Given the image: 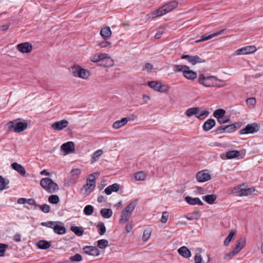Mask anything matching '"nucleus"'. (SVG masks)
I'll return each mask as SVG.
<instances>
[{
	"mask_svg": "<svg viewBox=\"0 0 263 263\" xmlns=\"http://www.w3.org/2000/svg\"><path fill=\"white\" fill-rule=\"evenodd\" d=\"M178 5V2L177 1L174 0L171 1L158 9L151 12L149 15H150L152 18L161 16L176 8Z\"/></svg>",
	"mask_w": 263,
	"mask_h": 263,
	"instance_id": "obj_1",
	"label": "nucleus"
},
{
	"mask_svg": "<svg viewBox=\"0 0 263 263\" xmlns=\"http://www.w3.org/2000/svg\"><path fill=\"white\" fill-rule=\"evenodd\" d=\"M91 60L93 62H100V65L103 67H111L114 65L113 60L106 53H96Z\"/></svg>",
	"mask_w": 263,
	"mask_h": 263,
	"instance_id": "obj_2",
	"label": "nucleus"
},
{
	"mask_svg": "<svg viewBox=\"0 0 263 263\" xmlns=\"http://www.w3.org/2000/svg\"><path fill=\"white\" fill-rule=\"evenodd\" d=\"M41 187L49 193H53L59 190V185L51 179L46 177L40 180Z\"/></svg>",
	"mask_w": 263,
	"mask_h": 263,
	"instance_id": "obj_3",
	"label": "nucleus"
},
{
	"mask_svg": "<svg viewBox=\"0 0 263 263\" xmlns=\"http://www.w3.org/2000/svg\"><path fill=\"white\" fill-rule=\"evenodd\" d=\"M219 80L215 76L205 77L203 74H200L198 77V82L205 87H217L219 86Z\"/></svg>",
	"mask_w": 263,
	"mask_h": 263,
	"instance_id": "obj_4",
	"label": "nucleus"
},
{
	"mask_svg": "<svg viewBox=\"0 0 263 263\" xmlns=\"http://www.w3.org/2000/svg\"><path fill=\"white\" fill-rule=\"evenodd\" d=\"M136 207V204L132 202L128 204L124 209L122 211L121 218L119 222L121 224L125 223L127 222L131 216L132 212L134 211Z\"/></svg>",
	"mask_w": 263,
	"mask_h": 263,
	"instance_id": "obj_5",
	"label": "nucleus"
},
{
	"mask_svg": "<svg viewBox=\"0 0 263 263\" xmlns=\"http://www.w3.org/2000/svg\"><path fill=\"white\" fill-rule=\"evenodd\" d=\"M256 50L257 48L255 46H248L236 50L234 53V55L252 54L256 52Z\"/></svg>",
	"mask_w": 263,
	"mask_h": 263,
	"instance_id": "obj_6",
	"label": "nucleus"
},
{
	"mask_svg": "<svg viewBox=\"0 0 263 263\" xmlns=\"http://www.w3.org/2000/svg\"><path fill=\"white\" fill-rule=\"evenodd\" d=\"M96 183V177L95 174H92L89 176L88 179L86 181V184L84 188L85 190L86 194H89L95 189Z\"/></svg>",
	"mask_w": 263,
	"mask_h": 263,
	"instance_id": "obj_7",
	"label": "nucleus"
},
{
	"mask_svg": "<svg viewBox=\"0 0 263 263\" xmlns=\"http://www.w3.org/2000/svg\"><path fill=\"white\" fill-rule=\"evenodd\" d=\"M196 179L199 182H204L211 179V176L207 170L198 172L196 176Z\"/></svg>",
	"mask_w": 263,
	"mask_h": 263,
	"instance_id": "obj_8",
	"label": "nucleus"
},
{
	"mask_svg": "<svg viewBox=\"0 0 263 263\" xmlns=\"http://www.w3.org/2000/svg\"><path fill=\"white\" fill-rule=\"evenodd\" d=\"M259 129L258 125L256 123L249 124L246 127L241 129L239 133L241 135L253 134Z\"/></svg>",
	"mask_w": 263,
	"mask_h": 263,
	"instance_id": "obj_9",
	"label": "nucleus"
},
{
	"mask_svg": "<svg viewBox=\"0 0 263 263\" xmlns=\"http://www.w3.org/2000/svg\"><path fill=\"white\" fill-rule=\"evenodd\" d=\"M82 250L83 253L88 255L98 256L100 255V251L95 246H87L83 247Z\"/></svg>",
	"mask_w": 263,
	"mask_h": 263,
	"instance_id": "obj_10",
	"label": "nucleus"
},
{
	"mask_svg": "<svg viewBox=\"0 0 263 263\" xmlns=\"http://www.w3.org/2000/svg\"><path fill=\"white\" fill-rule=\"evenodd\" d=\"M246 239L244 238H239L237 241L234 249L230 254H227V256H233L235 254L238 253L246 245Z\"/></svg>",
	"mask_w": 263,
	"mask_h": 263,
	"instance_id": "obj_11",
	"label": "nucleus"
},
{
	"mask_svg": "<svg viewBox=\"0 0 263 263\" xmlns=\"http://www.w3.org/2000/svg\"><path fill=\"white\" fill-rule=\"evenodd\" d=\"M181 59H186L189 63L192 65H195L197 64H200L205 62V60L198 55H184L182 57Z\"/></svg>",
	"mask_w": 263,
	"mask_h": 263,
	"instance_id": "obj_12",
	"label": "nucleus"
},
{
	"mask_svg": "<svg viewBox=\"0 0 263 263\" xmlns=\"http://www.w3.org/2000/svg\"><path fill=\"white\" fill-rule=\"evenodd\" d=\"M68 121L64 119L59 121L54 122L51 125V127L55 130H61L66 128L68 125Z\"/></svg>",
	"mask_w": 263,
	"mask_h": 263,
	"instance_id": "obj_13",
	"label": "nucleus"
},
{
	"mask_svg": "<svg viewBox=\"0 0 263 263\" xmlns=\"http://www.w3.org/2000/svg\"><path fill=\"white\" fill-rule=\"evenodd\" d=\"M61 148L66 155L74 151V145L72 142H68L62 144Z\"/></svg>",
	"mask_w": 263,
	"mask_h": 263,
	"instance_id": "obj_14",
	"label": "nucleus"
},
{
	"mask_svg": "<svg viewBox=\"0 0 263 263\" xmlns=\"http://www.w3.org/2000/svg\"><path fill=\"white\" fill-rule=\"evenodd\" d=\"M17 48L22 53H29L31 51L32 47L30 43L26 42L18 44Z\"/></svg>",
	"mask_w": 263,
	"mask_h": 263,
	"instance_id": "obj_15",
	"label": "nucleus"
},
{
	"mask_svg": "<svg viewBox=\"0 0 263 263\" xmlns=\"http://www.w3.org/2000/svg\"><path fill=\"white\" fill-rule=\"evenodd\" d=\"M74 68L77 70V76L83 79H87L89 76V72L84 69L80 68L78 66H74ZM73 72H76V71H74Z\"/></svg>",
	"mask_w": 263,
	"mask_h": 263,
	"instance_id": "obj_16",
	"label": "nucleus"
},
{
	"mask_svg": "<svg viewBox=\"0 0 263 263\" xmlns=\"http://www.w3.org/2000/svg\"><path fill=\"white\" fill-rule=\"evenodd\" d=\"M122 187V186L118 183H114L111 185L107 186L104 190L105 193L109 195H110L112 192H117L120 190Z\"/></svg>",
	"mask_w": 263,
	"mask_h": 263,
	"instance_id": "obj_17",
	"label": "nucleus"
},
{
	"mask_svg": "<svg viewBox=\"0 0 263 263\" xmlns=\"http://www.w3.org/2000/svg\"><path fill=\"white\" fill-rule=\"evenodd\" d=\"M224 31H225V29H222L220 31H218L215 33H212L208 36H203L201 37V39L196 41L195 42L196 43H200V42H204V41L209 40L213 37H216L218 35L221 34L222 33H223L224 32Z\"/></svg>",
	"mask_w": 263,
	"mask_h": 263,
	"instance_id": "obj_18",
	"label": "nucleus"
},
{
	"mask_svg": "<svg viewBox=\"0 0 263 263\" xmlns=\"http://www.w3.org/2000/svg\"><path fill=\"white\" fill-rule=\"evenodd\" d=\"M53 230L55 233L59 235L64 234L66 233V228L60 221H57Z\"/></svg>",
	"mask_w": 263,
	"mask_h": 263,
	"instance_id": "obj_19",
	"label": "nucleus"
},
{
	"mask_svg": "<svg viewBox=\"0 0 263 263\" xmlns=\"http://www.w3.org/2000/svg\"><path fill=\"white\" fill-rule=\"evenodd\" d=\"M185 201L190 205H202L203 202L200 200L199 198H192L190 196H186L185 198Z\"/></svg>",
	"mask_w": 263,
	"mask_h": 263,
	"instance_id": "obj_20",
	"label": "nucleus"
},
{
	"mask_svg": "<svg viewBox=\"0 0 263 263\" xmlns=\"http://www.w3.org/2000/svg\"><path fill=\"white\" fill-rule=\"evenodd\" d=\"M100 34L104 40H107L111 36L112 32L110 28L106 26L101 30Z\"/></svg>",
	"mask_w": 263,
	"mask_h": 263,
	"instance_id": "obj_21",
	"label": "nucleus"
},
{
	"mask_svg": "<svg viewBox=\"0 0 263 263\" xmlns=\"http://www.w3.org/2000/svg\"><path fill=\"white\" fill-rule=\"evenodd\" d=\"M183 75L189 80H194L197 77L196 72L191 70L189 66L188 69H186L184 71Z\"/></svg>",
	"mask_w": 263,
	"mask_h": 263,
	"instance_id": "obj_22",
	"label": "nucleus"
},
{
	"mask_svg": "<svg viewBox=\"0 0 263 263\" xmlns=\"http://www.w3.org/2000/svg\"><path fill=\"white\" fill-rule=\"evenodd\" d=\"M148 84L149 87L153 88L154 90L156 91L160 92L164 91V90L162 89L163 85L160 82H158L156 81H151L148 82Z\"/></svg>",
	"mask_w": 263,
	"mask_h": 263,
	"instance_id": "obj_23",
	"label": "nucleus"
},
{
	"mask_svg": "<svg viewBox=\"0 0 263 263\" xmlns=\"http://www.w3.org/2000/svg\"><path fill=\"white\" fill-rule=\"evenodd\" d=\"M215 125V121L213 119H209L205 122L203 125V129L205 131L211 129Z\"/></svg>",
	"mask_w": 263,
	"mask_h": 263,
	"instance_id": "obj_24",
	"label": "nucleus"
},
{
	"mask_svg": "<svg viewBox=\"0 0 263 263\" xmlns=\"http://www.w3.org/2000/svg\"><path fill=\"white\" fill-rule=\"evenodd\" d=\"M36 246L40 249L46 250L50 247L51 244L47 240H42L36 243Z\"/></svg>",
	"mask_w": 263,
	"mask_h": 263,
	"instance_id": "obj_25",
	"label": "nucleus"
},
{
	"mask_svg": "<svg viewBox=\"0 0 263 263\" xmlns=\"http://www.w3.org/2000/svg\"><path fill=\"white\" fill-rule=\"evenodd\" d=\"M178 253L184 257L188 258L191 256L190 251L186 247H182L178 250Z\"/></svg>",
	"mask_w": 263,
	"mask_h": 263,
	"instance_id": "obj_26",
	"label": "nucleus"
},
{
	"mask_svg": "<svg viewBox=\"0 0 263 263\" xmlns=\"http://www.w3.org/2000/svg\"><path fill=\"white\" fill-rule=\"evenodd\" d=\"M127 119L126 118H123L120 120L116 121L113 124V127L115 129H118L121 127L125 125L127 123Z\"/></svg>",
	"mask_w": 263,
	"mask_h": 263,
	"instance_id": "obj_27",
	"label": "nucleus"
},
{
	"mask_svg": "<svg viewBox=\"0 0 263 263\" xmlns=\"http://www.w3.org/2000/svg\"><path fill=\"white\" fill-rule=\"evenodd\" d=\"M70 230L78 236H82L84 233V229L82 227L72 226Z\"/></svg>",
	"mask_w": 263,
	"mask_h": 263,
	"instance_id": "obj_28",
	"label": "nucleus"
},
{
	"mask_svg": "<svg viewBox=\"0 0 263 263\" xmlns=\"http://www.w3.org/2000/svg\"><path fill=\"white\" fill-rule=\"evenodd\" d=\"M246 185L245 184H242L237 186H235L232 190V192L233 193L237 194L239 196H242L241 195V193L243 192Z\"/></svg>",
	"mask_w": 263,
	"mask_h": 263,
	"instance_id": "obj_29",
	"label": "nucleus"
},
{
	"mask_svg": "<svg viewBox=\"0 0 263 263\" xmlns=\"http://www.w3.org/2000/svg\"><path fill=\"white\" fill-rule=\"evenodd\" d=\"M17 203L22 204H28L29 205H33L35 204V201L33 199H26L25 198H21L17 200Z\"/></svg>",
	"mask_w": 263,
	"mask_h": 263,
	"instance_id": "obj_30",
	"label": "nucleus"
},
{
	"mask_svg": "<svg viewBox=\"0 0 263 263\" xmlns=\"http://www.w3.org/2000/svg\"><path fill=\"white\" fill-rule=\"evenodd\" d=\"M240 155V152L239 151H237V150H233V151H228L227 153H226V157L228 158V159H233V158H237V157H238Z\"/></svg>",
	"mask_w": 263,
	"mask_h": 263,
	"instance_id": "obj_31",
	"label": "nucleus"
},
{
	"mask_svg": "<svg viewBox=\"0 0 263 263\" xmlns=\"http://www.w3.org/2000/svg\"><path fill=\"white\" fill-rule=\"evenodd\" d=\"M134 177L137 181H143L146 178V174L143 171H140L136 173Z\"/></svg>",
	"mask_w": 263,
	"mask_h": 263,
	"instance_id": "obj_32",
	"label": "nucleus"
},
{
	"mask_svg": "<svg viewBox=\"0 0 263 263\" xmlns=\"http://www.w3.org/2000/svg\"><path fill=\"white\" fill-rule=\"evenodd\" d=\"M100 213L104 218H109L112 215V212L109 209H103L101 210Z\"/></svg>",
	"mask_w": 263,
	"mask_h": 263,
	"instance_id": "obj_33",
	"label": "nucleus"
},
{
	"mask_svg": "<svg viewBox=\"0 0 263 263\" xmlns=\"http://www.w3.org/2000/svg\"><path fill=\"white\" fill-rule=\"evenodd\" d=\"M7 129L9 131L16 132V123L14 120L13 121H10L6 125Z\"/></svg>",
	"mask_w": 263,
	"mask_h": 263,
	"instance_id": "obj_34",
	"label": "nucleus"
},
{
	"mask_svg": "<svg viewBox=\"0 0 263 263\" xmlns=\"http://www.w3.org/2000/svg\"><path fill=\"white\" fill-rule=\"evenodd\" d=\"M217 197L214 194L207 195L204 196L203 199L209 204H212L216 200Z\"/></svg>",
	"mask_w": 263,
	"mask_h": 263,
	"instance_id": "obj_35",
	"label": "nucleus"
},
{
	"mask_svg": "<svg viewBox=\"0 0 263 263\" xmlns=\"http://www.w3.org/2000/svg\"><path fill=\"white\" fill-rule=\"evenodd\" d=\"M108 246V241L106 239H100L97 242V246L101 249H104Z\"/></svg>",
	"mask_w": 263,
	"mask_h": 263,
	"instance_id": "obj_36",
	"label": "nucleus"
},
{
	"mask_svg": "<svg viewBox=\"0 0 263 263\" xmlns=\"http://www.w3.org/2000/svg\"><path fill=\"white\" fill-rule=\"evenodd\" d=\"M226 114V110L222 109H218L215 111L213 116L217 119L222 118Z\"/></svg>",
	"mask_w": 263,
	"mask_h": 263,
	"instance_id": "obj_37",
	"label": "nucleus"
},
{
	"mask_svg": "<svg viewBox=\"0 0 263 263\" xmlns=\"http://www.w3.org/2000/svg\"><path fill=\"white\" fill-rule=\"evenodd\" d=\"M236 234V231H231L228 235V236L225 239L224 241V245L227 246H228L231 241L232 240L233 237L234 236V235Z\"/></svg>",
	"mask_w": 263,
	"mask_h": 263,
	"instance_id": "obj_38",
	"label": "nucleus"
},
{
	"mask_svg": "<svg viewBox=\"0 0 263 263\" xmlns=\"http://www.w3.org/2000/svg\"><path fill=\"white\" fill-rule=\"evenodd\" d=\"M81 170L79 168H75L72 170L70 173V176L72 178V179L74 180L78 178V176L81 174Z\"/></svg>",
	"mask_w": 263,
	"mask_h": 263,
	"instance_id": "obj_39",
	"label": "nucleus"
},
{
	"mask_svg": "<svg viewBox=\"0 0 263 263\" xmlns=\"http://www.w3.org/2000/svg\"><path fill=\"white\" fill-rule=\"evenodd\" d=\"M98 229V233L100 235H103L106 232V229L104 224L102 222H99L97 226Z\"/></svg>",
	"mask_w": 263,
	"mask_h": 263,
	"instance_id": "obj_40",
	"label": "nucleus"
},
{
	"mask_svg": "<svg viewBox=\"0 0 263 263\" xmlns=\"http://www.w3.org/2000/svg\"><path fill=\"white\" fill-rule=\"evenodd\" d=\"M28 124L25 122H17V132H21L27 129Z\"/></svg>",
	"mask_w": 263,
	"mask_h": 263,
	"instance_id": "obj_41",
	"label": "nucleus"
},
{
	"mask_svg": "<svg viewBox=\"0 0 263 263\" xmlns=\"http://www.w3.org/2000/svg\"><path fill=\"white\" fill-rule=\"evenodd\" d=\"M60 201L59 197L57 195H51L48 197V202L52 204H57Z\"/></svg>",
	"mask_w": 263,
	"mask_h": 263,
	"instance_id": "obj_42",
	"label": "nucleus"
},
{
	"mask_svg": "<svg viewBox=\"0 0 263 263\" xmlns=\"http://www.w3.org/2000/svg\"><path fill=\"white\" fill-rule=\"evenodd\" d=\"M186 69H188V66L186 65H176L174 66V70L175 72L181 71L183 73Z\"/></svg>",
	"mask_w": 263,
	"mask_h": 263,
	"instance_id": "obj_43",
	"label": "nucleus"
},
{
	"mask_svg": "<svg viewBox=\"0 0 263 263\" xmlns=\"http://www.w3.org/2000/svg\"><path fill=\"white\" fill-rule=\"evenodd\" d=\"M9 181L0 175V190L5 189Z\"/></svg>",
	"mask_w": 263,
	"mask_h": 263,
	"instance_id": "obj_44",
	"label": "nucleus"
},
{
	"mask_svg": "<svg viewBox=\"0 0 263 263\" xmlns=\"http://www.w3.org/2000/svg\"><path fill=\"white\" fill-rule=\"evenodd\" d=\"M93 211V207L91 205H87L84 209V213L86 215H92Z\"/></svg>",
	"mask_w": 263,
	"mask_h": 263,
	"instance_id": "obj_45",
	"label": "nucleus"
},
{
	"mask_svg": "<svg viewBox=\"0 0 263 263\" xmlns=\"http://www.w3.org/2000/svg\"><path fill=\"white\" fill-rule=\"evenodd\" d=\"M69 260L71 262H80L82 260V257L80 254H76L74 255L69 257Z\"/></svg>",
	"mask_w": 263,
	"mask_h": 263,
	"instance_id": "obj_46",
	"label": "nucleus"
},
{
	"mask_svg": "<svg viewBox=\"0 0 263 263\" xmlns=\"http://www.w3.org/2000/svg\"><path fill=\"white\" fill-rule=\"evenodd\" d=\"M198 109L197 107L191 108L187 109L186 111V115L187 117H191L196 115L198 112Z\"/></svg>",
	"mask_w": 263,
	"mask_h": 263,
	"instance_id": "obj_47",
	"label": "nucleus"
},
{
	"mask_svg": "<svg viewBox=\"0 0 263 263\" xmlns=\"http://www.w3.org/2000/svg\"><path fill=\"white\" fill-rule=\"evenodd\" d=\"M246 103L250 108H253L255 106L256 101L255 98H250L247 99Z\"/></svg>",
	"mask_w": 263,
	"mask_h": 263,
	"instance_id": "obj_48",
	"label": "nucleus"
},
{
	"mask_svg": "<svg viewBox=\"0 0 263 263\" xmlns=\"http://www.w3.org/2000/svg\"><path fill=\"white\" fill-rule=\"evenodd\" d=\"M151 236V230L149 229L145 230L143 232L142 239L145 241H147L150 238Z\"/></svg>",
	"mask_w": 263,
	"mask_h": 263,
	"instance_id": "obj_49",
	"label": "nucleus"
},
{
	"mask_svg": "<svg viewBox=\"0 0 263 263\" xmlns=\"http://www.w3.org/2000/svg\"><path fill=\"white\" fill-rule=\"evenodd\" d=\"M255 191V188L254 187H250L248 189L245 188V190L243 191V192L241 193V195L243 196H248L251 195Z\"/></svg>",
	"mask_w": 263,
	"mask_h": 263,
	"instance_id": "obj_50",
	"label": "nucleus"
},
{
	"mask_svg": "<svg viewBox=\"0 0 263 263\" xmlns=\"http://www.w3.org/2000/svg\"><path fill=\"white\" fill-rule=\"evenodd\" d=\"M237 124H232L229 125H227L225 126V128L227 129L226 132L231 133L234 132L236 129V125Z\"/></svg>",
	"mask_w": 263,
	"mask_h": 263,
	"instance_id": "obj_51",
	"label": "nucleus"
},
{
	"mask_svg": "<svg viewBox=\"0 0 263 263\" xmlns=\"http://www.w3.org/2000/svg\"><path fill=\"white\" fill-rule=\"evenodd\" d=\"M103 154V151L101 149L97 151L92 156V163L96 161L97 158Z\"/></svg>",
	"mask_w": 263,
	"mask_h": 263,
	"instance_id": "obj_52",
	"label": "nucleus"
},
{
	"mask_svg": "<svg viewBox=\"0 0 263 263\" xmlns=\"http://www.w3.org/2000/svg\"><path fill=\"white\" fill-rule=\"evenodd\" d=\"M56 222L57 221H47L46 222H42V226L54 229Z\"/></svg>",
	"mask_w": 263,
	"mask_h": 263,
	"instance_id": "obj_53",
	"label": "nucleus"
},
{
	"mask_svg": "<svg viewBox=\"0 0 263 263\" xmlns=\"http://www.w3.org/2000/svg\"><path fill=\"white\" fill-rule=\"evenodd\" d=\"M169 217V213L167 212H163L162 213V216L161 218V221L163 223H165Z\"/></svg>",
	"mask_w": 263,
	"mask_h": 263,
	"instance_id": "obj_54",
	"label": "nucleus"
},
{
	"mask_svg": "<svg viewBox=\"0 0 263 263\" xmlns=\"http://www.w3.org/2000/svg\"><path fill=\"white\" fill-rule=\"evenodd\" d=\"M8 248V246L5 244L0 243V257L3 256L5 251Z\"/></svg>",
	"mask_w": 263,
	"mask_h": 263,
	"instance_id": "obj_55",
	"label": "nucleus"
},
{
	"mask_svg": "<svg viewBox=\"0 0 263 263\" xmlns=\"http://www.w3.org/2000/svg\"><path fill=\"white\" fill-rule=\"evenodd\" d=\"M17 173H18L22 176H25L26 174L25 168L18 164H17Z\"/></svg>",
	"mask_w": 263,
	"mask_h": 263,
	"instance_id": "obj_56",
	"label": "nucleus"
},
{
	"mask_svg": "<svg viewBox=\"0 0 263 263\" xmlns=\"http://www.w3.org/2000/svg\"><path fill=\"white\" fill-rule=\"evenodd\" d=\"M40 209L44 213H47L50 212V208L48 204H43L41 206Z\"/></svg>",
	"mask_w": 263,
	"mask_h": 263,
	"instance_id": "obj_57",
	"label": "nucleus"
},
{
	"mask_svg": "<svg viewBox=\"0 0 263 263\" xmlns=\"http://www.w3.org/2000/svg\"><path fill=\"white\" fill-rule=\"evenodd\" d=\"M217 120L218 122L220 124H224L229 121V119L225 117L224 116H223L222 118L218 119Z\"/></svg>",
	"mask_w": 263,
	"mask_h": 263,
	"instance_id": "obj_58",
	"label": "nucleus"
},
{
	"mask_svg": "<svg viewBox=\"0 0 263 263\" xmlns=\"http://www.w3.org/2000/svg\"><path fill=\"white\" fill-rule=\"evenodd\" d=\"M111 44V42L108 41H105L104 42H102L99 44V46L101 48H105L107 46H110Z\"/></svg>",
	"mask_w": 263,
	"mask_h": 263,
	"instance_id": "obj_59",
	"label": "nucleus"
},
{
	"mask_svg": "<svg viewBox=\"0 0 263 263\" xmlns=\"http://www.w3.org/2000/svg\"><path fill=\"white\" fill-rule=\"evenodd\" d=\"M209 115V111L207 110H205L203 112H202L201 114H200L198 116V118L199 119H202L204 117H206Z\"/></svg>",
	"mask_w": 263,
	"mask_h": 263,
	"instance_id": "obj_60",
	"label": "nucleus"
},
{
	"mask_svg": "<svg viewBox=\"0 0 263 263\" xmlns=\"http://www.w3.org/2000/svg\"><path fill=\"white\" fill-rule=\"evenodd\" d=\"M153 69V65L150 63H147L145 64L144 69L147 70V71H151Z\"/></svg>",
	"mask_w": 263,
	"mask_h": 263,
	"instance_id": "obj_61",
	"label": "nucleus"
},
{
	"mask_svg": "<svg viewBox=\"0 0 263 263\" xmlns=\"http://www.w3.org/2000/svg\"><path fill=\"white\" fill-rule=\"evenodd\" d=\"M133 225L131 223H128V224H126V226L125 227V229H126V231H127V232L129 233L130 232H131V231L133 229Z\"/></svg>",
	"mask_w": 263,
	"mask_h": 263,
	"instance_id": "obj_62",
	"label": "nucleus"
},
{
	"mask_svg": "<svg viewBox=\"0 0 263 263\" xmlns=\"http://www.w3.org/2000/svg\"><path fill=\"white\" fill-rule=\"evenodd\" d=\"M40 174L41 175H45V176H50L51 175V173H49V172H48L46 171V170H44L43 171H42L41 172H40Z\"/></svg>",
	"mask_w": 263,
	"mask_h": 263,
	"instance_id": "obj_63",
	"label": "nucleus"
},
{
	"mask_svg": "<svg viewBox=\"0 0 263 263\" xmlns=\"http://www.w3.org/2000/svg\"><path fill=\"white\" fill-rule=\"evenodd\" d=\"M226 130L227 129L225 128V126H221L220 128H218L217 129V131L220 133H223L224 132H226Z\"/></svg>",
	"mask_w": 263,
	"mask_h": 263,
	"instance_id": "obj_64",
	"label": "nucleus"
}]
</instances>
